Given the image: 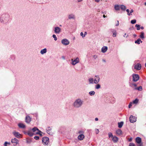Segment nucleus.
<instances>
[{
	"label": "nucleus",
	"mask_w": 146,
	"mask_h": 146,
	"mask_svg": "<svg viewBox=\"0 0 146 146\" xmlns=\"http://www.w3.org/2000/svg\"><path fill=\"white\" fill-rule=\"evenodd\" d=\"M83 103V101L81 99L78 98L75 100L73 104V105L74 108H78L82 106Z\"/></svg>",
	"instance_id": "1"
},
{
	"label": "nucleus",
	"mask_w": 146,
	"mask_h": 146,
	"mask_svg": "<svg viewBox=\"0 0 146 146\" xmlns=\"http://www.w3.org/2000/svg\"><path fill=\"white\" fill-rule=\"evenodd\" d=\"M9 16L7 13H4L1 15L0 19V21L3 23H7L9 20Z\"/></svg>",
	"instance_id": "2"
},
{
	"label": "nucleus",
	"mask_w": 146,
	"mask_h": 146,
	"mask_svg": "<svg viewBox=\"0 0 146 146\" xmlns=\"http://www.w3.org/2000/svg\"><path fill=\"white\" fill-rule=\"evenodd\" d=\"M42 141L44 145H47L49 142V138L48 137H44L42 139Z\"/></svg>",
	"instance_id": "3"
},
{
	"label": "nucleus",
	"mask_w": 146,
	"mask_h": 146,
	"mask_svg": "<svg viewBox=\"0 0 146 146\" xmlns=\"http://www.w3.org/2000/svg\"><path fill=\"white\" fill-rule=\"evenodd\" d=\"M136 117L133 116L132 115H131L129 117V121L130 122L133 123L135 122L136 121Z\"/></svg>",
	"instance_id": "4"
},
{
	"label": "nucleus",
	"mask_w": 146,
	"mask_h": 146,
	"mask_svg": "<svg viewBox=\"0 0 146 146\" xmlns=\"http://www.w3.org/2000/svg\"><path fill=\"white\" fill-rule=\"evenodd\" d=\"M61 42L64 45H67L69 44V41L66 39H64L61 40Z\"/></svg>",
	"instance_id": "5"
},
{
	"label": "nucleus",
	"mask_w": 146,
	"mask_h": 146,
	"mask_svg": "<svg viewBox=\"0 0 146 146\" xmlns=\"http://www.w3.org/2000/svg\"><path fill=\"white\" fill-rule=\"evenodd\" d=\"M132 76L133 81L134 82H136L139 79V76L137 74H133L132 75Z\"/></svg>",
	"instance_id": "6"
},
{
	"label": "nucleus",
	"mask_w": 146,
	"mask_h": 146,
	"mask_svg": "<svg viewBox=\"0 0 146 146\" xmlns=\"http://www.w3.org/2000/svg\"><path fill=\"white\" fill-rule=\"evenodd\" d=\"M71 60L72 62L71 63V64L73 65H75L79 62V59L78 57L76 58L74 60H73V59H72Z\"/></svg>",
	"instance_id": "7"
},
{
	"label": "nucleus",
	"mask_w": 146,
	"mask_h": 146,
	"mask_svg": "<svg viewBox=\"0 0 146 146\" xmlns=\"http://www.w3.org/2000/svg\"><path fill=\"white\" fill-rule=\"evenodd\" d=\"M100 78L99 76H94V83L97 84L100 81Z\"/></svg>",
	"instance_id": "8"
},
{
	"label": "nucleus",
	"mask_w": 146,
	"mask_h": 146,
	"mask_svg": "<svg viewBox=\"0 0 146 146\" xmlns=\"http://www.w3.org/2000/svg\"><path fill=\"white\" fill-rule=\"evenodd\" d=\"M61 29L59 27H56L54 28V33L57 34H59L61 32Z\"/></svg>",
	"instance_id": "9"
},
{
	"label": "nucleus",
	"mask_w": 146,
	"mask_h": 146,
	"mask_svg": "<svg viewBox=\"0 0 146 146\" xmlns=\"http://www.w3.org/2000/svg\"><path fill=\"white\" fill-rule=\"evenodd\" d=\"M31 118L29 115H27L25 118V121L27 123H29L31 121Z\"/></svg>",
	"instance_id": "10"
},
{
	"label": "nucleus",
	"mask_w": 146,
	"mask_h": 146,
	"mask_svg": "<svg viewBox=\"0 0 146 146\" xmlns=\"http://www.w3.org/2000/svg\"><path fill=\"white\" fill-rule=\"evenodd\" d=\"M68 18L69 19H72L75 20L76 19V16L73 14H71L68 15Z\"/></svg>",
	"instance_id": "11"
},
{
	"label": "nucleus",
	"mask_w": 146,
	"mask_h": 146,
	"mask_svg": "<svg viewBox=\"0 0 146 146\" xmlns=\"http://www.w3.org/2000/svg\"><path fill=\"white\" fill-rule=\"evenodd\" d=\"M11 142L13 143H14V145H17L19 143V141L16 138L12 139L11 140Z\"/></svg>",
	"instance_id": "12"
},
{
	"label": "nucleus",
	"mask_w": 146,
	"mask_h": 146,
	"mask_svg": "<svg viewBox=\"0 0 146 146\" xmlns=\"http://www.w3.org/2000/svg\"><path fill=\"white\" fill-rule=\"evenodd\" d=\"M110 32L113 33V36L116 37L117 35L116 31L114 29H110L109 30Z\"/></svg>",
	"instance_id": "13"
},
{
	"label": "nucleus",
	"mask_w": 146,
	"mask_h": 146,
	"mask_svg": "<svg viewBox=\"0 0 146 146\" xmlns=\"http://www.w3.org/2000/svg\"><path fill=\"white\" fill-rule=\"evenodd\" d=\"M13 134L16 137L19 138H20V136L21 135V134L19 132L16 131H13Z\"/></svg>",
	"instance_id": "14"
},
{
	"label": "nucleus",
	"mask_w": 146,
	"mask_h": 146,
	"mask_svg": "<svg viewBox=\"0 0 146 146\" xmlns=\"http://www.w3.org/2000/svg\"><path fill=\"white\" fill-rule=\"evenodd\" d=\"M141 65L140 64L137 63L135 66L134 68L137 70H139L141 69Z\"/></svg>",
	"instance_id": "15"
},
{
	"label": "nucleus",
	"mask_w": 146,
	"mask_h": 146,
	"mask_svg": "<svg viewBox=\"0 0 146 146\" xmlns=\"http://www.w3.org/2000/svg\"><path fill=\"white\" fill-rule=\"evenodd\" d=\"M48 129H46V133L48 134H49L50 135H53V133L51 131L52 130V129H49V128H50V127H48Z\"/></svg>",
	"instance_id": "16"
},
{
	"label": "nucleus",
	"mask_w": 146,
	"mask_h": 146,
	"mask_svg": "<svg viewBox=\"0 0 146 146\" xmlns=\"http://www.w3.org/2000/svg\"><path fill=\"white\" fill-rule=\"evenodd\" d=\"M84 135L83 134H81L79 135L78 138L79 140H82L84 138Z\"/></svg>",
	"instance_id": "17"
},
{
	"label": "nucleus",
	"mask_w": 146,
	"mask_h": 146,
	"mask_svg": "<svg viewBox=\"0 0 146 146\" xmlns=\"http://www.w3.org/2000/svg\"><path fill=\"white\" fill-rule=\"evenodd\" d=\"M108 50V47L106 46H104L102 48L101 51L103 53L106 52Z\"/></svg>",
	"instance_id": "18"
},
{
	"label": "nucleus",
	"mask_w": 146,
	"mask_h": 146,
	"mask_svg": "<svg viewBox=\"0 0 146 146\" xmlns=\"http://www.w3.org/2000/svg\"><path fill=\"white\" fill-rule=\"evenodd\" d=\"M136 142L138 144H140L141 142V138L139 137L136 138L135 139Z\"/></svg>",
	"instance_id": "19"
},
{
	"label": "nucleus",
	"mask_w": 146,
	"mask_h": 146,
	"mask_svg": "<svg viewBox=\"0 0 146 146\" xmlns=\"http://www.w3.org/2000/svg\"><path fill=\"white\" fill-rule=\"evenodd\" d=\"M18 126L20 128L24 129L25 128V125L22 123H19L18 124Z\"/></svg>",
	"instance_id": "20"
},
{
	"label": "nucleus",
	"mask_w": 146,
	"mask_h": 146,
	"mask_svg": "<svg viewBox=\"0 0 146 146\" xmlns=\"http://www.w3.org/2000/svg\"><path fill=\"white\" fill-rule=\"evenodd\" d=\"M88 81L90 84L94 83V79L92 78H90L88 79Z\"/></svg>",
	"instance_id": "21"
},
{
	"label": "nucleus",
	"mask_w": 146,
	"mask_h": 146,
	"mask_svg": "<svg viewBox=\"0 0 146 146\" xmlns=\"http://www.w3.org/2000/svg\"><path fill=\"white\" fill-rule=\"evenodd\" d=\"M112 140L114 143H115L118 141V139L117 137L116 136H114L112 138Z\"/></svg>",
	"instance_id": "22"
},
{
	"label": "nucleus",
	"mask_w": 146,
	"mask_h": 146,
	"mask_svg": "<svg viewBox=\"0 0 146 146\" xmlns=\"http://www.w3.org/2000/svg\"><path fill=\"white\" fill-rule=\"evenodd\" d=\"M120 5H115L114 6L115 9L116 11H119L120 9Z\"/></svg>",
	"instance_id": "23"
},
{
	"label": "nucleus",
	"mask_w": 146,
	"mask_h": 146,
	"mask_svg": "<svg viewBox=\"0 0 146 146\" xmlns=\"http://www.w3.org/2000/svg\"><path fill=\"white\" fill-rule=\"evenodd\" d=\"M116 133L118 135H120L122 134L121 130L119 129H117L116 131Z\"/></svg>",
	"instance_id": "24"
},
{
	"label": "nucleus",
	"mask_w": 146,
	"mask_h": 146,
	"mask_svg": "<svg viewBox=\"0 0 146 146\" xmlns=\"http://www.w3.org/2000/svg\"><path fill=\"white\" fill-rule=\"evenodd\" d=\"M46 52L47 50L46 48H44V49L40 51V53L41 54H44L46 53Z\"/></svg>",
	"instance_id": "25"
},
{
	"label": "nucleus",
	"mask_w": 146,
	"mask_h": 146,
	"mask_svg": "<svg viewBox=\"0 0 146 146\" xmlns=\"http://www.w3.org/2000/svg\"><path fill=\"white\" fill-rule=\"evenodd\" d=\"M32 141L31 139L29 138H27L26 140V143L27 144H30Z\"/></svg>",
	"instance_id": "26"
},
{
	"label": "nucleus",
	"mask_w": 146,
	"mask_h": 146,
	"mask_svg": "<svg viewBox=\"0 0 146 146\" xmlns=\"http://www.w3.org/2000/svg\"><path fill=\"white\" fill-rule=\"evenodd\" d=\"M32 130L33 132H35L36 130H37L39 132H41V131L40 130H39L37 127H35L33 128L32 129Z\"/></svg>",
	"instance_id": "27"
},
{
	"label": "nucleus",
	"mask_w": 146,
	"mask_h": 146,
	"mask_svg": "<svg viewBox=\"0 0 146 146\" xmlns=\"http://www.w3.org/2000/svg\"><path fill=\"white\" fill-rule=\"evenodd\" d=\"M120 9L123 11H125L126 9V6L123 5H120Z\"/></svg>",
	"instance_id": "28"
},
{
	"label": "nucleus",
	"mask_w": 146,
	"mask_h": 146,
	"mask_svg": "<svg viewBox=\"0 0 146 146\" xmlns=\"http://www.w3.org/2000/svg\"><path fill=\"white\" fill-rule=\"evenodd\" d=\"M123 124V122L121 121L120 122H119L118 123V127L119 128H121Z\"/></svg>",
	"instance_id": "29"
},
{
	"label": "nucleus",
	"mask_w": 146,
	"mask_h": 146,
	"mask_svg": "<svg viewBox=\"0 0 146 146\" xmlns=\"http://www.w3.org/2000/svg\"><path fill=\"white\" fill-rule=\"evenodd\" d=\"M144 33L143 32H141V35H140V37L142 39H143L145 37L144 36Z\"/></svg>",
	"instance_id": "30"
},
{
	"label": "nucleus",
	"mask_w": 146,
	"mask_h": 146,
	"mask_svg": "<svg viewBox=\"0 0 146 146\" xmlns=\"http://www.w3.org/2000/svg\"><path fill=\"white\" fill-rule=\"evenodd\" d=\"M134 89L135 90H137L139 91H141L142 90V87L141 86H140L138 87L135 88Z\"/></svg>",
	"instance_id": "31"
},
{
	"label": "nucleus",
	"mask_w": 146,
	"mask_h": 146,
	"mask_svg": "<svg viewBox=\"0 0 146 146\" xmlns=\"http://www.w3.org/2000/svg\"><path fill=\"white\" fill-rule=\"evenodd\" d=\"M140 41H141V39L139 38L135 41V43L136 44H140Z\"/></svg>",
	"instance_id": "32"
},
{
	"label": "nucleus",
	"mask_w": 146,
	"mask_h": 146,
	"mask_svg": "<svg viewBox=\"0 0 146 146\" xmlns=\"http://www.w3.org/2000/svg\"><path fill=\"white\" fill-rule=\"evenodd\" d=\"M101 88L100 85L99 84H98L96 85L95 86V88L96 89H98L100 88Z\"/></svg>",
	"instance_id": "33"
},
{
	"label": "nucleus",
	"mask_w": 146,
	"mask_h": 146,
	"mask_svg": "<svg viewBox=\"0 0 146 146\" xmlns=\"http://www.w3.org/2000/svg\"><path fill=\"white\" fill-rule=\"evenodd\" d=\"M139 101V100L136 98L133 101V103L134 104H137Z\"/></svg>",
	"instance_id": "34"
},
{
	"label": "nucleus",
	"mask_w": 146,
	"mask_h": 146,
	"mask_svg": "<svg viewBox=\"0 0 146 146\" xmlns=\"http://www.w3.org/2000/svg\"><path fill=\"white\" fill-rule=\"evenodd\" d=\"M140 26H141L140 25H138V24H136L135 25V27H137V29L138 30H139L140 29Z\"/></svg>",
	"instance_id": "35"
},
{
	"label": "nucleus",
	"mask_w": 146,
	"mask_h": 146,
	"mask_svg": "<svg viewBox=\"0 0 146 146\" xmlns=\"http://www.w3.org/2000/svg\"><path fill=\"white\" fill-rule=\"evenodd\" d=\"M95 93V92L94 91H90L89 92V94L91 96L94 95Z\"/></svg>",
	"instance_id": "36"
},
{
	"label": "nucleus",
	"mask_w": 146,
	"mask_h": 146,
	"mask_svg": "<svg viewBox=\"0 0 146 146\" xmlns=\"http://www.w3.org/2000/svg\"><path fill=\"white\" fill-rule=\"evenodd\" d=\"M28 134L31 137L33 135V133L29 131L28 133Z\"/></svg>",
	"instance_id": "37"
},
{
	"label": "nucleus",
	"mask_w": 146,
	"mask_h": 146,
	"mask_svg": "<svg viewBox=\"0 0 146 146\" xmlns=\"http://www.w3.org/2000/svg\"><path fill=\"white\" fill-rule=\"evenodd\" d=\"M136 22V21L135 19H133L131 21V23L132 24H135Z\"/></svg>",
	"instance_id": "38"
},
{
	"label": "nucleus",
	"mask_w": 146,
	"mask_h": 146,
	"mask_svg": "<svg viewBox=\"0 0 146 146\" xmlns=\"http://www.w3.org/2000/svg\"><path fill=\"white\" fill-rule=\"evenodd\" d=\"M108 135L109 137H112L113 138V135H112V133L111 132H110L108 133Z\"/></svg>",
	"instance_id": "39"
},
{
	"label": "nucleus",
	"mask_w": 146,
	"mask_h": 146,
	"mask_svg": "<svg viewBox=\"0 0 146 146\" xmlns=\"http://www.w3.org/2000/svg\"><path fill=\"white\" fill-rule=\"evenodd\" d=\"M52 37L54 38V40L55 41H56L57 40V38L56 36V35H52Z\"/></svg>",
	"instance_id": "40"
},
{
	"label": "nucleus",
	"mask_w": 146,
	"mask_h": 146,
	"mask_svg": "<svg viewBox=\"0 0 146 146\" xmlns=\"http://www.w3.org/2000/svg\"><path fill=\"white\" fill-rule=\"evenodd\" d=\"M95 131L96 134H98L99 132V130L98 129H95Z\"/></svg>",
	"instance_id": "41"
},
{
	"label": "nucleus",
	"mask_w": 146,
	"mask_h": 146,
	"mask_svg": "<svg viewBox=\"0 0 146 146\" xmlns=\"http://www.w3.org/2000/svg\"><path fill=\"white\" fill-rule=\"evenodd\" d=\"M129 146H135V144L133 143H130L129 144Z\"/></svg>",
	"instance_id": "42"
},
{
	"label": "nucleus",
	"mask_w": 146,
	"mask_h": 146,
	"mask_svg": "<svg viewBox=\"0 0 146 146\" xmlns=\"http://www.w3.org/2000/svg\"><path fill=\"white\" fill-rule=\"evenodd\" d=\"M34 138L36 139V140H38L39 139V137L38 136H35L34 137Z\"/></svg>",
	"instance_id": "43"
},
{
	"label": "nucleus",
	"mask_w": 146,
	"mask_h": 146,
	"mask_svg": "<svg viewBox=\"0 0 146 146\" xmlns=\"http://www.w3.org/2000/svg\"><path fill=\"white\" fill-rule=\"evenodd\" d=\"M133 104V103L132 102H130L129 104V106H128V107H129V108H130L132 106V104Z\"/></svg>",
	"instance_id": "44"
},
{
	"label": "nucleus",
	"mask_w": 146,
	"mask_h": 146,
	"mask_svg": "<svg viewBox=\"0 0 146 146\" xmlns=\"http://www.w3.org/2000/svg\"><path fill=\"white\" fill-rule=\"evenodd\" d=\"M84 133V132L82 131H80L78 132V133L81 134H83Z\"/></svg>",
	"instance_id": "45"
},
{
	"label": "nucleus",
	"mask_w": 146,
	"mask_h": 146,
	"mask_svg": "<svg viewBox=\"0 0 146 146\" xmlns=\"http://www.w3.org/2000/svg\"><path fill=\"white\" fill-rule=\"evenodd\" d=\"M97 57H98L96 55H94L93 56L94 58L95 59H96L97 58Z\"/></svg>",
	"instance_id": "46"
},
{
	"label": "nucleus",
	"mask_w": 146,
	"mask_h": 146,
	"mask_svg": "<svg viewBox=\"0 0 146 146\" xmlns=\"http://www.w3.org/2000/svg\"><path fill=\"white\" fill-rule=\"evenodd\" d=\"M119 25V22L118 21H117V23L116 24L115 26H117Z\"/></svg>",
	"instance_id": "47"
},
{
	"label": "nucleus",
	"mask_w": 146,
	"mask_h": 146,
	"mask_svg": "<svg viewBox=\"0 0 146 146\" xmlns=\"http://www.w3.org/2000/svg\"><path fill=\"white\" fill-rule=\"evenodd\" d=\"M132 137H130L128 139V141L129 142H131L132 141Z\"/></svg>",
	"instance_id": "48"
},
{
	"label": "nucleus",
	"mask_w": 146,
	"mask_h": 146,
	"mask_svg": "<svg viewBox=\"0 0 146 146\" xmlns=\"http://www.w3.org/2000/svg\"><path fill=\"white\" fill-rule=\"evenodd\" d=\"M7 142L6 141L5 142L4 145V146H7Z\"/></svg>",
	"instance_id": "49"
},
{
	"label": "nucleus",
	"mask_w": 146,
	"mask_h": 146,
	"mask_svg": "<svg viewBox=\"0 0 146 146\" xmlns=\"http://www.w3.org/2000/svg\"><path fill=\"white\" fill-rule=\"evenodd\" d=\"M87 34V32H85L84 33V36H83V37H84L85 36V35Z\"/></svg>",
	"instance_id": "50"
},
{
	"label": "nucleus",
	"mask_w": 146,
	"mask_h": 146,
	"mask_svg": "<svg viewBox=\"0 0 146 146\" xmlns=\"http://www.w3.org/2000/svg\"><path fill=\"white\" fill-rule=\"evenodd\" d=\"M132 85L133 86H134L135 87H136V86H137V84H132Z\"/></svg>",
	"instance_id": "51"
},
{
	"label": "nucleus",
	"mask_w": 146,
	"mask_h": 146,
	"mask_svg": "<svg viewBox=\"0 0 146 146\" xmlns=\"http://www.w3.org/2000/svg\"><path fill=\"white\" fill-rule=\"evenodd\" d=\"M80 35H81V36H84V34H83V33H82V32H81V33H80Z\"/></svg>",
	"instance_id": "52"
},
{
	"label": "nucleus",
	"mask_w": 146,
	"mask_h": 146,
	"mask_svg": "<svg viewBox=\"0 0 146 146\" xmlns=\"http://www.w3.org/2000/svg\"><path fill=\"white\" fill-rule=\"evenodd\" d=\"M83 0H77L78 2H82Z\"/></svg>",
	"instance_id": "53"
},
{
	"label": "nucleus",
	"mask_w": 146,
	"mask_h": 146,
	"mask_svg": "<svg viewBox=\"0 0 146 146\" xmlns=\"http://www.w3.org/2000/svg\"><path fill=\"white\" fill-rule=\"evenodd\" d=\"M138 146H143V145L142 143L139 144L138 145Z\"/></svg>",
	"instance_id": "54"
},
{
	"label": "nucleus",
	"mask_w": 146,
	"mask_h": 146,
	"mask_svg": "<svg viewBox=\"0 0 146 146\" xmlns=\"http://www.w3.org/2000/svg\"><path fill=\"white\" fill-rule=\"evenodd\" d=\"M100 0H95V1L97 2H99Z\"/></svg>",
	"instance_id": "55"
},
{
	"label": "nucleus",
	"mask_w": 146,
	"mask_h": 146,
	"mask_svg": "<svg viewBox=\"0 0 146 146\" xmlns=\"http://www.w3.org/2000/svg\"><path fill=\"white\" fill-rule=\"evenodd\" d=\"M126 11L127 13H129V9H127Z\"/></svg>",
	"instance_id": "56"
},
{
	"label": "nucleus",
	"mask_w": 146,
	"mask_h": 146,
	"mask_svg": "<svg viewBox=\"0 0 146 146\" xmlns=\"http://www.w3.org/2000/svg\"><path fill=\"white\" fill-rule=\"evenodd\" d=\"M98 120V119L97 118V117H96L95 118V120L96 121H97Z\"/></svg>",
	"instance_id": "57"
},
{
	"label": "nucleus",
	"mask_w": 146,
	"mask_h": 146,
	"mask_svg": "<svg viewBox=\"0 0 146 146\" xmlns=\"http://www.w3.org/2000/svg\"><path fill=\"white\" fill-rule=\"evenodd\" d=\"M133 12V9H131L130 11V13H131Z\"/></svg>",
	"instance_id": "58"
},
{
	"label": "nucleus",
	"mask_w": 146,
	"mask_h": 146,
	"mask_svg": "<svg viewBox=\"0 0 146 146\" xmlns=\"http://www.w3.org/2000/svg\"><path fill=\"white\" fill-rule=\"evenodd\" d=\"M41 132H39L38 131V132H36V134H39ZM41 133H42V132H41Z\"/></svg>",
	"instance_id": "59"
},
{
	"label": "nucleus",
	"mask_w": 146,
	"mask_h": 146,
	"mask_svg": "<svg viewBox=\"0 0 146 146\" xmlns=\"http://www.w3.org/2000/svg\"><path fill=\"white\" fill-rule=\"evenodd\" d=\"M140 28L142 29H144V27H140Z\"/></svg>",
	"instance_id": "60"
},
{
	"label": "nucleus",
	"mask_w": 146,
	"mask_h": 146,
	"mask_svg": "<svg viewBox=\"0 0 146 146\" xmlns=\"http://www.w3.org/2000/svg\"><path fill=\"white\" fill-rule=\"evenodd\" d=\"M10 142H7V144L9 145H10Z\"/></svg>",
	"instance_id": "61"
},
{
	"label": "nucleus",
	"mask_w": 146,
	"mask_h": 146,
	"mask_svg": "<svg viewBox=\"0 0 146 146\" xmlns=\"http://www.w3.org/2000/svg\"><path fill=\"white\" fill-rule=\"evenodd\" d=\"M131 13H127V15H128L129 16L130 15H131Z\"/></svg>",
	"instance_id": "62"
},
{
	"label": "nucleus",
	"mask_w": 146,
	"mask_h": 146,
	"mask_svg": "<svg viewBox=\"0 0 146 146\" xmlns=\"http://www.w3.org/2000/svg\"><path fill=\"white\" fill-rule=\"evenodd\" d=\"M133 36L134 37H136V36H137V35H135V34H134V35H133Z\"/></svg>",
	"instance_id": "63"
},
{
	"label": "nucleus",
	"mask_w": 146,
	"mask_h": 146,
	"mask_svg": "<svg viewBox=\"0 0 146 146\" xmlns=\"http://www.w3.org/2000/svg\"><path fill=\"white\" fill-rule=\"evenodd\" d=\"M39 134L40 135V136H42V134L40 133Z\"/></svg>",
	"instance_id": "64"
}]
</instances>
